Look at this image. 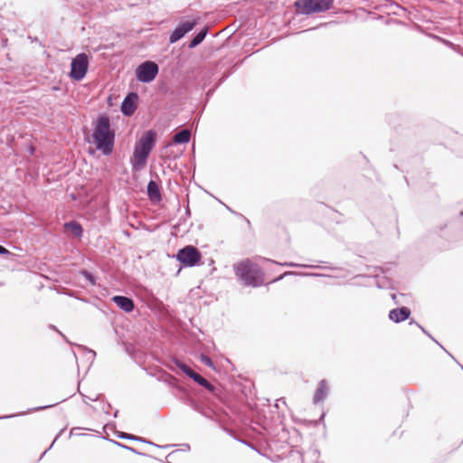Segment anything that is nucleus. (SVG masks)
Instances as JSON below:
<instances>
[{"mask_svg": "<svg viewBox=\"0 0 463 463\" xmlns=\"http://www.w3.org/2000/svg\"><path fill=\"white\" fill-rule=\"evenodd\" d=\"M232 268L237 279L243 286L257 288L264 283L262 269L250 259L234 263Z\"/></svg>", "mask_w": 463, "mask_h": 463, "instance_id": "nucleus-1", "label": "nucleus"}, {"mask_svg": "<svg viewBox=\"0 0 463 463\" xmlns=\"http://www.w3.org/2000/svg\"><path fill=\"white\" fill-rule=\"evenodd\" d=\"M92 137L96 148L104 156H109L114 148L115 132L110 129L109 118L107 115H101L98 118L94 128Z\"/></svg>", "mask_w": 463, "mask_h": 463, "instance_id": "nucleus-2", "label": "nucleus"}, {"mask_svg": "<svg viewBox=\"0 0 463 463\" xmlns=\"http://www.w3.org/2000/svg\"><path fill=\"white\" fill-rule=\"evenodd\" d=\"M156 141V133L154 130H148L136 143L133 158L131 159L133 171H140L145 168Z\"/></svg>", "mask_w": 463, "mask_h": 463, "instance_id": "nucleus-3", "label": "nucleus"}, {"mask_svg": "<svg viewBox=\"0 0 463 463\" xmlns=\"http://www.w3.org/2000/svg\"><path fill=\"white\" fill-rule=\"evenodd\" d=\"M333 0H297L295 8L298 14L309 15L329 10Z\"/></svg>", "mask_w": 463, "mask_h": 463, "instance_id": "nucleus-4", "label": "nucleus"}, {"mask_svg": "<svg viewBox=\"0 0 463 463\" xmlns=\"http://www.w3.org/2000/svg\"><path fill=\"white\" fill-rule=\"evenodd\" d=\"M202 254L200 250L194 246H185L180 249L176 254V259L186 267H194L201 260Z\"/></svg>", "mask_w": 463, "mask_h": 463, "instance_id": "nucleus-5", "label": "nucleus"}, {"mask_svg": "<svg viewBox=\"0 0 463 463\" xmlns=\"http://www.w3.org/2000/svg\"><path fill=\"white\" fill-rule=\"evenodd\" d=\"M70 76L75 80H82L88 71L89 60L86 53H80L71 61Z\"/></svg>", "mask_w": 463, "mask_h": 463, "instance_id": "nucleus-6", "label": "nucleus"}, {"mask_svg": "<svg viewBox=\"0 0 463 463\" xmlns=\"http://www.w3.org/2000/svg\"><path fill=\"white\" fill-rule=\"evenodd\" d=\"M158 73V66L154 61L141 63L136 71L137 79L143 83H149L155 80Z\"/></svg>", "mask_w": 463, "mask_h": 463, "instance_id": "nucleus-7", "label": "nucleus"}, {"mask_svg": "<svg viewBox=\"0 0 463 463\" xmlns=\"http://www.w3.org/2000/svg\"><path fill=\"white\" fill-rule=\"evenodd\" d=\"M198 24L196 19L187 20L180 23L169 36L170 43H175L182 39L187 33L192 31Z\"/></svg>", "mask_w": 463, "mask_h": 463, "instance_id": "nucleus-8", "label": "nucleus"}, {"mask_svg": "<svg viewBox=\"0 0 463 463\" xmlns=\"http://www.w3.org/2000/svg\"><path fill=\"white\" fill-rule=\"evenodd\" d=\"M138 96L137 93H129L123 100L121 104V112L125 116H131L136 109L135 102L137 99Z\"/></svg>", "mask_w": 463, "mask_h": 463, "instance_id": "nucleus-9", "label": "nucleus"}, {"mask_svg": "<svg viewBox=\"0 0 463 463\" xmlns=\"http://www.w3.org/2000/svg\"><path fill=\"white\" fill-rule=\"evenodd\" d=\"M411 310L406 307H402L399 308H394L389 312V319L395 322L400 323L405 321L410 317Z\"/></svg>", "mask_w": 463, "mask_h": 463, "instance_id": "nucleus-10", "label": "nucleus"}, {"mask_svg": "<svg viewBox=\"0 0 463 463\" xmlns=\"http://www.w3.org/2000/svg\"><path fill=\"white\" fill-rule=\"evenodd\" d=\"M112 300L125 312H131L135 307L134 301L130 298L125 296H115L112 298Z\"/></svg>", "mask_w": 463, "mask_h": 463, "instance_id": "nucleus-11", "label": "nucleus"}, {"mask_svg": "<svg viewBox=\"0 0 463 463\" xmlns=\"http://www.w3.org/2000/svg\"><path fill=\"white\" fill-rule=\"evenodd\" d=\"M328 390L327 382L326 380H321L314 394L313 402L317 404L323 402L327 397Z\"/></svg>", "mask_w": 463, "mask_h": 463, "instance_id": "nucleus-12", "label": "nucleus"}, {"mask_svg": "<svg viewBox=\"0 0 463 463\" xmlns=\"http://www.w3.org/2000/svg\"><path fill=\"white\" fill-rule=\"evenodd\" d=\"M147 195L150 201L154 203L160 202L162 200V195L160 193V189L156 182L150 180L147 184Z\"/></svg>", "mask_w": 463, "mask_h": 463, "instance_id": "nucleus-13", "label": "nucleus"}, {"mask_svg": "<svg viewBox=\"0 0 463 463\" xmlns=\"http://www.w3.org/2000/svg\"><path fill=\"white\" fill-rule=\"evenodd\" d=\"M191 138V132L189 129H183L179 132H177L174 137L173 140L175 144H186L190 141Z\"/></svg>", "mask_w": 463, "mask_h": 463, "instance_id": "nucleus-14", "label": "nucleus"}, {"mask_svg": "<svg viewBox=\"0 0 463 463\" xmlns=\"http://www.w3.org/2000/svg\"><path fill=\"white\" fill-rule=\"evenodd\" d=\"M208 33V28H203L201 30L189 43V48H195L199 45L205 38Z\"/></svg>", "mask_w": 463, "mask_h": 463, "instance_id": "nucleus-15", "label": "nucleus"}, {"mask_svg": "<svg viewBox=\"0 0 463 463\" xmlns=\"http://www.w3.org/2000/svg\"><path fill=\"white\" fill-rule=\"evenodd\" d=\"M65 227L76 237H80L82 235V227L77 222H67L65 223Z\"/></svg>", "mask_w": 463, "mask_h": 463, "instance_id": "nucleus-16", "label": "nucleus"}, {"mask_svg": "<svg viewBox=\"0 0 463 463\" xmlns=\"http://www.w3.org/2000/svg\"><path fill=\"white\" fill-rule=\"evenodd\" d=\"M117 436H118V438L122 439L137 440V441H141V442L148 443L151 445H155L154 443L147 441L143 438L134 436L132 434H128V433H125V432H118L117 434Z\"/></svg>", "mask_w": 463, "mask_h": 463, "instance_id": "nucleus-17", "label": "nucleus"}, {"mask_svg": "<svg viewBox=\"0 0 463 463\" xmlns=\"http://www.w3.org/2000/svg\"><path fill=\"white\" fill-rule=\"evenodd\" d=\"M175 364L181 371H183L190 378H192V375L194 374L195 373L188 365H186L185 364L179 360H175Z\"/></svg>", "mask_w": 463, "mask_h": 463, "instance_id": "nucleus-18", "label": "nucleus"}, {"mask_svg": "<svg viewBox=\"0 0 463 463\" xmlns=\"http://www.w3.org/2000/svg\"><path fill=\"white\" fill-rule=\"evenodd\" d=\"M192 379L201 386L208 384V381L197 373L192 375Z\"/></svg>", "mask_w": 463, "mask_h": 463, "instance_id": "nucleus-19", "label": "nucleus"}, {"mask_svg": "<svg viewBox=\"0 0 463 463\" xmlns=\"http://www.w3.org/2000/svg\"><path fill=\"white\" fill-rule=\"evenodd\" d=\"M80 273L91 285L96 284L95 277L90 271L82 270Z\"/></svg>", "mask_w": 463, "mask_h": 463, "instance_id": "nucleus-20", "label": "nucleus"}, {"mask_svg": "<svg viewBox=\"0 0 463 463\" xmlns=\"http://www.w3.org/2000/svg\"><path fill=\"white\" fill-rule=\"evenodd\" d=\"M201 362L210 368H213V363L211 358L205 354H202L200 357Z\"/></svg>", "mask_w": 463, "mask_h": 463, "instance_id": "nucleus-21", "label": "nucleus"}, {"mask_svg": "<svg viewBox=\"0 0 463 463\" xmlns=\"http://www.w3.org/2000/svg\"><path fill=\"white\" fill-rule=\"evenodd\" d=\"M282 265L288 266V267L318 268V266H316V265H304V264H298V263H294V262H285Z\"/></svg>", "mask_w": 463, "mask_h": 463, "instance_id": "nucleus-22", "label": "nucleus"}, {"mask_svg": "<svg viewBox=\"0 0 463 463\" xmlns=\"http://www.w3.org/2000/svg\"><path fill=\"white\" fill-rule=\"evenodd\" d=\"M189 406H191L194 410L195 411H199V405L198 403L196 402L195 400L192 399V398H188L187 399V402H186Z\"/></svg>", "mask_w": 463, "mask_h": 463, "instance_id": "nucleus-23", "label": "nucleus"}, {"mask_svg": "<svg viewBox=\"0 0 463 463\" xmlns=\"http://www.w3.org/2000/svg\"><path fill=\"white\" fill-rule=\"evenodd\" d=\"M203 387H205L207 390H209L213 393L217 394L216 388L212 383H210L209 382H208V384L203 385Z\"/></svg>", "mask_w": 463, "mask_h": 463, "instance_id": "nucleus-24", "label": "nucleus"}, {"mask_svg": "<svg viewBox=\"0 0 463 463\" xmlns=\"http://www.w3.org/2000/svg\"><path fill=\"white\" fill-rule=\"evenodd\" d=\"M115 444H116V445H118V446H119V447H121V448H123V449H128V450H130V451H132V452H134V453H137V450H136L135 449L131 448V447H128V446H127V445H123V444H121V443H119V442H115Z\"/></svg>", "mask_w": 463, "mask_h": 463, "instance_id": "nucleus-25", "label": "nucleus"}, {"mask_svg": "<svg viewBox=\"0 0 463 463\" xmlns=\"http://www.w3.org/2000/svg\"><path fill=\"white\" fill-rule=\"evenodd\" d=\"M99 394H95V395H91V396L83 395L84 398H87L90 401H97L99 399Z\"/></svg>", "mask_w": 463, "mask_h": 463, "instance_id": "nucleus-26", "label": "nucleus"}, {"mask_svg": "<svg viewBox=\"0 0 463 463\" xmlns=\"http://www.w3.org/2000/svg\"><path fill=\"white\" fill-rule=\"evenodd\" d=\"M9 250H6L4 246L0 245V254H9Z\"/></svg>", "mask_w": 463, "mask_h": 463, "instance_id": "nucleus-27", "label": "nucleus"}, {"mask_svg": "<svg viewBox=\"0 0 463 463\" xmlns=\"http://www.w3.org/2000/svg\"><path fill=\"white\" fill-rule=\"evenodd\" d=\"M293 274H295V272H292V271H287V272H285L282 276H280L279 278H278L276 280H279V279H281L283 277H286V276H288V275H293Z\"/></svg>", "mask_w": 463, "mask_h": 463, "instance_id": "nucleus-28", "label": "nucleus"}, {"mask_svg": "<svg viewBox=\"0 0 463 463\" xmlns=\"http://www.w3.org/2000/svg\"><path fill=\"white\" fill-rule=\"evenodd\" d=\"M87 352L90 354V358L94 359L96 353L90 349H88Z\"/></svg>", "mask_w": 463, "mask_h": 463, "instance_id": "nucleus-29", "label": "nucleus"}, {"mask_svg": "<svg viewBox=\"0 0 463 463\" xmlns=\"http://www.w3.org/2000/svg\"><path fill=\"white\" fill-rule=\"evenodd\" d=\"M392 298L394 300V302L396 304H400V301L397 299L398 298V295L396 294H392Z\"/></svg>", "mask_w": 463, "mask_h": 463, "instance_id": "nucleus-30", "label": "nucleus"}, {"mask_svg": "<svg viewBox=\"0 0 463 463\" xmlns=\"http://www.w3.org/2000/svg\"><path fill=\"white\" fill-rule=\"evenodd\" d=\"M109 408H110V405H109V404H107V406H106V407H103V408H102V410H103L107 414H109Z\"/></svg>", "mask_w": 463, "mask_h": 463, "instance_id": "nucleus-31", "label": "nucleus"}, {"mask_svg": "<svg viewBox=\"0 0 463 463\" xmlns=\"http://www.w3.org/2000/svg\"><path fill=\"white\" fill-rule=\"evenodd\" d=\"M418 326L420 327V329L422 330V332H424L425 334H427L426 330H425L423 327H421L420 325H418Z\"/></svg>", "mask_w": 463, "mask_h": 463, "instance_id": "nucleus-32", "label": "nucleus"}, {"mask_svg": "<svg viewBox=\"0 0 463 463\" xmlns=\"http://www.w3.org/2000/svg\"><path fill=\"white\" fill-rule=\"evenodd\" d=\"M118 413V411H116L115 413H114V417H117Z\"/></svg>", "mask_w": 463, "mask_h": 463, "instance_id": "nucleus-33", "label": "nucleus"}, {"mask_svg": "<svg viewBox=\"0 0 463 463\" xmlns=\"http://www.w3.org/2000/svg\"><path fill=\"white\" fill-rule=\"evenodd\" d=\"M10 416H3V417H0V419H6V418H9Z\"/></svg>", "mask_w": 463, "mask_h": 463, "instance_id": "nucleus-34", "label": "nucleus"}, {"mask_svg": "<svg viewBox=\"0 0 463 463\" xmlns=\"http://www.w3.org/2000/svg\"><path fill=\"white\" fill-rule=\"evenodd\" d=\"M49 406L48 405H45L43 407H40L39 409H44V408H48Z\"/></svg>", "mask_w": 463, "mask_h": 463, "instance_id": "nucleus-35", "label": "nucleus"}, {"mask_svg": "<svg viewBox=\"0 0 463 463\" xmlns=\"http://www.w3.org/2000/svg\"><path fill=\"white\" fill-rule=\"evenodd\" d=\"M53 447V444H51L50 447H48V449H51V448Z\"/></svg>", "mask_w": 463, "mask_h": 463, "instance_id": "nucleus-36", "label": "nucleus"}, {"mask_svg": "<svg viewBox=\"0 0 463 463\" xmlns=\"http://www.w3.org/2000/svg\"><path fill=\"white\" fill-rule=\"evenodd\" d=\"M53 447V444H51L50 447H48V449H51V448Z\"/></svg>", "mask_w": 463, "mask_h": 463, "instance_id": "nucleus-37", "label": "nucleus"}, {"mask_svg": "<svg viewBox=\"0 0 463 463\" xmlns=\"http://www.w3.org/2000/svg\"><path fill=\"white\" fill-rule=\"evenodd\" d=\"M53 447V444H51L50 447H48V449H51V448Z\"/></svg>", "mask_w": 463, "mask_h": 463, "instance_id": "nucleus-38", "label": "nucleus"}, {"mask_svg": "<svg viewBox=\"0 0 463 463\" xmlns=\"http://www.w3.org/2000/svg\"><path fill=\"white\" fill-rule=\"evenodd\" d=\"M311 276H315V277H317L319 276L318 274H310Z\"/></svg>", "mask_w": 463, "mask_h": 463, "instance_id": "nucleus-39", "label": "nucleus"}]
</instances>
